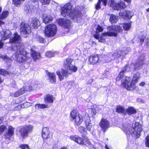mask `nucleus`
<instances>
[{
	"instance_id": "obj_1",
	"label": "nucleus",
	"mask_w": 149,
	"mask_h": 149,
	"mask_svg": "<svg viewBox=\"0 0 149 149\" xmlns=\"http://www.w3.org/2000/svg\"><path fill=\"white\" fill-rule=\"evenodd\" d=\"M61 15L65 17H69L74 22L79 23L81 22L82 14L79 10L74 11V8L70 3L64 5L61 9Z\"/></svg>"
},
{
	"instance_id": "obj_2",
	"label": "nucleus",
	"mask_w": 149,
	"mask_h": 149,
	"mask_svg": "<svg viewBox=\"0 0 149 149\" xmlns=\"http://www.w3.org/2000/svg\"><path fill=\"white\" fill-rule=\"evenodd\" d=\"M73 61V60L72 58L67 59L64 61V65L65 69H62L61 72L59 71L56 72L60 81L63 80L64 77H67L68 74H70L72 72H75L77 71V68L71 64Z\"/></svg>"
},
{
	"instance_id": "obj_3",
	"label": "nucleus",
	"mask_w": 149,
	"mask_h": 149,
	"mask_svg": "<svg viewBox=\"0 0 149 149\" xmlns=\"http://www.w3.org/2000/svg\"><path fill=\"white\" fill-rule=\"evenodd\" d=\"M19 45L20 46H17V49L12 48V50H16L13 55V56L15 57V59L19 63H29L31 60L30 58L27 56L26 52L24 51V45L22 43Z\"/></svg>"
},
{
	"instance_id": "obj_4",
	"label": "nucleus",
	"mask_w": 149,
	"mask_h": 149,
	"mask_svg": "<svg viewBox=\"0 0 149 149\" xmlns=\"http://www.w3.org/2000/svg\"><path fill=\"white\" fill-rule=\"evenodd\" d=\"M122 129L126 134H130L132 136H136L137 138L140 136L142 130L141 125L138 122H135L133 127L129 129L127 126L123 125Z\"/></svg>"
},
{
	"instance_id": "obj_5",
	"label": "nucleus",
	"mask_w": 149,
	"mask_h": 149,
	"mask_svg": "<svg viewBox=\"0 0 149 149\" xmlns=\"http://www.w3.org/2000/svg\"><path fill=\"white\" fill-rule=\"evenodd\" d=\"M140 77V74L139 72H137L134 74L132 81L131 78L129 77H125L126 80L127 81V82L124 81L123 85L125 86V88L127 90H132L135 88V84L138 82Z\"/></svg>"
},
{
	"instance_id": "obj_6",
	"label": "nucleus",
	"mask_w": 149,
	"mask_h": 149,
	"mask_svg": "<svg viewBox=\"0 0 149 149\" xmlns=\"http://www.w3.org/2000/svg\"><path fill=\"white\" fill-rule=\"evenodd\" d=\"M107 32L102 33L103 36L116 37L118 33L122 31V29L121 26H111L107 28Z\"/></svg>"
},
{
	"instance_id": "obj_7",
	"label": "nucleus",
	"mask_w": 149,
	"mask_h": 149,
	"mask_svg": "<svg viewBox=\"0 0 149 149\" xmlns=\"http://www.w3.org/2000/svg\"><path fill=\"white\" fill-rule=\"evenodd\" d=\"M33 126L31 125H25L19 127V132L20 136L24 139L28 136L29 133L32 132Z\"/></svg>"
},
{
	"instance_id": "obj_8",
	"label": "nucleus",
	"mask_w": 149,
	"mask_h": 149,
	"mask_svg": "<svg viewBox=\"0 0 149 149\" xmlns=\"http://www.w3.org/2000/svg\"><path fill=\"white\" fill-rule=\"evenodd\" d=\"M57 28L56 25L54 24L48 25L45 30L46 36L49 37L54 36L56 34Z\"/></svg>"
},
{
	"instance_id": "obj_9",
	"label": "nucleus",
	"mask_w": 149,
	"mask_h": 149,
	"mask_svg": "<svg viewBox=\"0 0 149 149\" xmlns=\"http://www.w3.org/2000/svg\"><path fill=\"white\" fill-rule=\"evenodd\" d=\"M130 69L129 65H126L124 68L123 69V70L120 72L119 75L116 78V80L117 81H119L120 79L121 80L122 84L121 85V86L125 88V86L123 85V84L124 81H125L127 82V81L126 80L125 78L128 77L124 76H123V73L126 71H129L130 70Z\"/></svg>"
},
{
	"instance_id": "obj_10",
	"label": "nucleus",
	"mask_w": 149,
	"mask_h": 149,
	"mask_svg": "<svg viewBox=\"0 0 149 149\" xmlns=\"http://www.w3.org/2000/svg\"><path fill=\"white\" fill-rule=\"evenodd\" d=\"M21 37L17 33H15L13 35L12 37L10 38V42L11 43H15V47H13V49H17V46H19V44L21 43L23 44L21 41Z\"/></svg>"
},
{
	"instance_id": "obj_11",
	"label": "nucleus",
	"mask_w": 149,
	"mask_h": 149,
	"mask_svg": "<svg viewBox=\"0 0 149 149\" xmlns=\"http://www.w3.org/2000/svg\"><path fill=\"white\" fill-rule=\"evenodd\" d=\"M109 3L110 6H113L114 9L116 10H119L121 8H124L126 6L124 2H121L120 3H116L114 0H109Z\"/></svg>"
},
{
	"instance_id": "obj_12",
	"label": "nucleus",
	"mask_w": 149,
	"mask_h": 149,
	"mask_svg": "<svg viewBox=\"0 0 149 149\" xmlns=\"http://www.w3.org/2000/svg\"><path fill=\"white\" fill-rule=\"evenodd\" d=\"M57 22L58 24L65 29H70L71 27L70 21L65 19H59L58 20Z\"/></svg>"
},
{
	"instance_id": "obj_13",
	"label": "nucleus",
	"mask_w": 149,
	"mask_h": 149,
	"mask_svg": "<svg viewBox=\"0 0 149 149\" xmlns=\"http://www.w3.org/2000/svg\"><path fill=\"white\" fill-rule=\"evenodd\" d=\"M145 56L144 54H142L138 58V61L134 65V70H137L140 69L143 64V62L145 60Z\"/></svg>"
},
{
	"instance_id": "obj_14",
	"label": "nucleus",
	"mask_w": 149,
	"mask_h": 149,
	"mask_svg": "<svg viewBox=\"0 0 149 149\" xmlns=\"http://www.w3.org/2000/svg\"><path fill=\"white\" fill-rule=\"evenodd\" d=\"M14 128L11 126L9 127L8 131L4 134V138L8 140L7 143H8L11 139L12 136L14 134Z\"/></svg>"
},
{
	"instance_id": "obj_15",
	"label": "nucleus",
	"mask_w": 149,
	"mask_h": 149,
	"mask_svg": "<svg viewBox=\"0 0 149 149\" xmlns=\"http://www.w3.org/2000/svg\"><path fill=\"white\" fill-rule=\"evenodd\" d=\"M21 32L24 34H26L31 32V27L24 22L21 23L20 26Z\"/></svg>"
},
{
	"instance_id": "obj_16",
	"label": "nucleus",
	"mask_w": 149,
	"mask_h": 149,
	"mask_svg": "<svg viewBox=\"0 0 149 149\" xmlns=\"http://www.w3.org/2000/svg\"><path fill=\"white\" fill-rule=\"evenodd\" d=\"M130 50L129 48H124L121 50L115 52L112 55V56H114V58H117L120 57V56H125L128 53Z\"/></svg>"
},
{
	"instance_id": "obj_17",
	"label": "nucleus",
	"mask_w": 149,
	"mask_h": 149,
	"mask_svg": "<svg viewBox=\"0 0 149 149\" xmlns=\"http://www.w3.org/2000/svg\"><path fill=\"white\" fill-rule=\"evenodd\" d=\"M119 15L124 19H130L133 15V13L129 10H122L119 13Z\"/></svg>"
},
{
	"instance_id": "obj_18",
	"label": "nucleus",
	"mask_w": 149,
	"mask_h": 149,
	"mask_svg": "<svg viewBox=\"0 0 149 149\" xmlns=\"http://www.w3.org/2000/svg\"><path fill=\"white\" fill-rule=\"evenodd\" d=\"M99 125L101 130L104 132H105L106 130L109 127V123L107 119L104 118L102 119L99 123Z\"/></svg>"
},
{
	"instance_id": "obj_19",
	"label": "nucleus",
	"mask_w": 149,
	"mask_h": 149,
	"mask_svg": "<svg viewBox=\"0 0 149 149\" xmlns=\"http://www.w3.org/2000/svg\"><path fill=\"white\" fill-rule=\"evenodd\" d=\"M29 22L30 23V26L31 27V29L37 28L38 26L40 24L38 20L35 17L30 18L29 20Z\"/></svg>"
},
{
	"instance_id": "obj_20",
	"label": "nucleus",
	"mask_w": 149,
	"mask_h": 149,
	"mask_svg": "<svg viewBox=\"0 0 149 149\" xmlns=\"http://www.w3.org/2000/svg\"><path fill=\"white\" fill-rule=\"evenodd\" d=\"M1 33L2 37L1 40H3L10 38L12 35V33L9 30L4 29H2Z\"/></svg>"
},
{
	"instance_id": "obj_21",
	"label": "nucleus",
	"mask_w": 149,
	"mask_h": 149,
	"mask_svg": "<svg viewBox=\"0 0 149 149\" xmlns=\"http://www.w3.org/2000/svg\"><path fill=\"white\" fill-rule=\"evenodd\" d=\"M32 89V87L31 86H29L28 89H26L24 88H22L16 92L14 94L12 93L11 95L15 97H18L20 95L23 94L26 91H29Z\"/></svg>"
},
{
	"instance_id": "obj_22",
	"label": "nucleus",
	"mask_w": 149,
	"mask_h": 149,
	"mask_svg": "<svg viewBox=\"0 0 149 149\" xmlns=\"http://www.w3.org/2000/svg\"><path fill=\"white\" fill-rule=\"evenodd\" d=\"M49 130L48 127H44L42 130V135L44 139H47L50 137Z\"/></svg>"
},
{
	"instance_id": "obj_23",
	"label": "nucleus",
	"mask_w": 149,
	"mask_h": 149,
	"mask_svg": "<svg viewBox=\"0 0 149 149\" xmlns=\"http://www.w3.org/2000/svg\"><path fill=\"white\" fill-rule=\"evenodd\" d=\"M70 138L72 140L78 143L83 144L84 143L83 139L77 135L72 136Z\"/></svg>"
},
{
	"instance_id": "obj_24",
	"label": "nucleus",
	"mask_w": 149,
	"mask_h": 149,
	"mask_svg": "<svg viewBox=\"0 0 149 149\" xmlns=\"http://www.w3.org/2000/svg\"><path fill=\"white\" fill-rule=\"evenodd\" d=\"M99 60V57L97 55L91 56L89 58V61L90 63L93 65L97 63Z\"/></svg>"
},
{
	"instance_id": "obj_25",
	"label": "nucleus",
	"mask_w": 149,
	"mask_h": 149,
	"mask_svg": "<svg viewBox=\"0 0 149 149\" xmlns=\"http://www.w3.org/2000/svg\"><path fill=\"white\" fill-rule=\"evenodd\" d=\"M53 17L51 15L44 14L43 16V19L44 22L47 24L48 22H51L53 19Z\"/></svg>"
},
{
	"instance_id": "obj_26",
	"label": "nucleus",
	"mask_w": 149,
	"mask_h": 149,
	"mask_svg": "<svg viewBox=\"0 0 149 149\" xmlns=\"http://www.w3.org/2000/svg\"><path fill=\"white\" fill-rule=\"evenodd\" d=\"M31 54L33 58L35 61L39 59L40 57V53L38 52H36L34 50H31Z\"/></svg>"
},
{
	"instance_id": "obj_27",
	"label": "nucleus",
	"mask_w": 149,
	"mask_h": 149,
	"mask_svg": "<svg viewBox=\"0 0 149 149\" xmlns=\"http://www.w3.org/2000/svg\"><path fill=\"white\" fill-rule=\"evenodd\" d=\"M85 123L87 130L88 131H90L91 129L92 128V126L91 123L90 117H87L86 120L85 121Z\"/></svg>"
},
{
	"instance_id": "obj_28",
	"label": "nucleus",
	"mask_w": 149,
	"mask_h": 149,
	"mask_svg": "<svg viewBox=\"0 0 149 149\" xmlns=\"http://www.w3.org/2000/svg\"><path fill=\"white\" fill-rule=\"evenodd\" d=\"M82 116L79 114L76 117L74 118L75 125H80L83 121Z\"/></svg>"
},
{
	"instance_id": "obj_29",
	"label": "nucleus",
	"mask_w": 149,
	"mask_h": 149,
	"mask_svg": "<svg viewBox=\"0 0 149 149\" xmlns=\"http://www.w3.org/2000/svg\"><path fill=\"white\" fill-rule=\"evenodd\" d=\"M102 2L104 6L107 5V0H98V1L97 4L95 5V8L96 10H98L101 8L100 3Z\"/></svg>"
},
{
	"instance_id": "obj_30",
	"label": "nucleus",
	"mask_w": 149,
	"mask_h": 149,
	"mask_svg": "<svg viewBox=\"0 0 149 149\" xmlns=\"http://www.w3.org/2000/svg\"><path fill=\"white\" fill-rule=\"evenodd\" d=\"M118 20V17L114 15H111L109 18V21L111 24L116 23Z\"/></svg>"
},
{
	"instance_id": "obj_31",
	"label": "nucleus",
	"mask_w": 149,
	"mask_h": 149,
	"mask_svg": "<svg viewBox=\"0 0 149 149\" xmlns=\"http://www.w3.org/2000/svg\"><path fill=\"white\" fill-rule=\"evenodd\" d=\"M48 76L51 83H54L56 82V78L55 74L53 73H48Z\"/></svg>"
},
{
	"instance_id": "obj_32",
	"label": "nucleus",
	"mask_w": 149,
	"mask_h": 149,
	"mask_svg": "<svg viewBox=\"0 0 149 149\" xmlns=\"http://www.w3.org/2000/svg\"><path fill=\"white\" fill-rule=\"evenodd\" d=\"M88 144L89 146V147L92 149H99L100 146V145L97 143H95L94 145L92 144L90 142L88 141Z\"/></svg>"
},
{
	"instance_id": "obj_33",
	"label": "nucleus",
	"mask_w": 149,
	"mask_h": 149,
	"mask_svg": "<svg viewBox=\"0 0 149 149\" xmlns=\"http://www.w3.org/2000/svg\"><path fill=\"white\" fill-rule=\"evenodd\" d=\"M53 98V96L49 95H47L45 99V102L48 103H53L54 101Z\"/></svg>"
},
{
	"instance_id": "obj_34",
	"label": "nucleus",
	"mask_w": 149,
	"mask_h": 149,
	"mask_svg": "<svg viewBox=\"0 0 149 149\" xmlns=\"http://www.w3.org/2000/svg\"><path fill=\"white\" fill-rule=\"evenodd\" d=\"M127 113L129 115H131L136 113V110L132 107L129 108L127 110Z\"/></svg>"
},
{
	"instance_id": "obj_35",
	"label": "nucleus",
	"mask_w": 149,
	"mask_h": 149,
	"mask_svg": "<svg viewBox=\"0 0 149 149\" xmlns=\"http://www.w3.org/2000/svg\"><path fill=\"white\" fill-rule=\"evenodd\" d=\"M48 105H46L44 104H36L35 106L36 109H44L45 108H47Z\"/></svg>"
},
{
	"instance_id": "obj_36",
	"label": "nucleus",
	"mask_w": 149,
	"mask_h": 149,
	"mask_svg": "<svg viewBox=\"0 0 149 149\" xmlns=\"http://www.w3.org/2000/svg\"><path fill=\"white\" fill-rule=\"evenodd\" d=\"M116 111L118 113H125V110L124 108L120 106H118L116 109Z\"/></svg>"
},
{
	"instance_id": "obj_37",
	"label": "nucleus",
	"mask_w": 149,
	"mask_h": 149,
	"mask_svg": "<svg viewBox=\"0 0 149 149\" xmlns=\"http://www.w3.org/2000/svg\"><path fill=\"white\" fill-rule=\"evenodd\" d=\"M1 57L7 63H9L11 62L12 61L11 58L7 56L6 55H2L1 56Z\"/></svg>"
},
{
	"instance_id": "obj_38",
	"label": "nucleus",
	"mask_w": 149,
	"mask_h": 149,
	"mask_svg": "<svg viewBox=\"0 0 149 149\" xmlns=\"http://www.w3.org/2000/svg\"><path fill=\"white\" fill-rule=\"evenodd\" d=\"M131 26V24L130 23H124L123 25V28L125 31L129 30Z\"/></svg>"
},
{
	"instance_id": "obj_39",
	"label": "nucleus",
	"mask_w": 149,
	"mask_h": 149,
	"mask_svg": "<svg viewBox=\"0 0 149 149\" xmlns=\"http://www.w3.org/2000/svg\"><path fill=\"white\" fill-rule=\"evenodd\" d=\"M8 11H3L0 15V19H3L7 17L8 16Z\"/></svg>"
},
{
	"instance_id": "obj_40",
	"label": "nucleus",
	"mask_w": 149,
	"mask_h": 149,
	"mask_svg": "<svg viewBox=\"0 0 149 149\" xmlns=\"http://www.w3.org/2000/svg\"><path fill=\"white\" fill-rule=\"evenodd\" d=\"M77 111L76 110H74L70 113V116L73 120L77 116Z\"/></svg>"
},
{
	"instance_id": "obj_41",
	"label": "nucleus",
	"mask_w": 149,
	"mask_h": 149,
	"mask_svg": "<svg viewBox=\"0 0 149 149\" xmlns=\"http://www.w3.org/2000/svg\"><path fill=\"white\" fill-rule=\"evenodd\" d=\"M13 3L17 7L20 6L21 2L24 0H12Z\"/></svg>"
},
{
	"instance_id": "obj_42",
	"label": "nucleus",
	"mask_w": 149,
	"mask_h": 149,
	"mask_svg": "<svg viewBox=\"0 0 149 149\" xmlns=\"http://www.w3.org/2000/svg\"><path fill=\"white\" fill-rule=\"evenodd\" d=\"M31 1L33 2H35L36 1H38L39 0H30ZM40 2L42 3V4L43 5L47 4H49L50 2V0H40Z\"/></svg>"
},
{
	"instance_id": "obj_43",
	"label": "nucleus",
	"mask_w": 149,
	"mask_h": 149,
	"mask_svg": "<svg viewBox=\"0 0 149 149\" xmlns=\"http://www.w3.org/2000/svg\"><path fill=\"white\" fill-rule=\"evenodd\" d=\"M56 53L55 52H52L51 51H48L46 53L45 55L46 56L50 58L54 56Z\"/></svg>"
},
{
	"instance_id": "obj_44",
	"label": "nucleus",
	"mask_w": 149,
	"mask_h": 149,
	"mask_svg": "<svg viewBox=\"0 0 149 149\" xmlns=\"http://www.w3.org/2000/svg\"><path fill=\"white\" fill-rule=\"evenodd\" d=\"M36 40L37 41L41 43H44L45 42V39L40 36H38L36 38Z\"/></svg>"
},
{
	"instance_id": "obj_45",
	"label": "nucleus",
	"mask_w": 149,
	"mask_h": 149,
	"mask_svg": "<svg viewBox=\"0 0 149 149\" xmlns=\"http://www.w3.org/2000/svg\"><path fill=\"white\" fill-rule=\"evenodd\" d=\"M8 72L6 70L1 69H0V74L1 75L6 76L8 74Z\"/></svg>"
},
{
	"instance_id": "obj_46",
	"label": "nucleus",
	"mask_w": 149,
	"mask_h": 149,
	"mask_svg": "<svg viewBox=\"0 0 149 149\" xmlns=\"http://www.w3.org/2000/svg\"><path fill=\"white\" fill-rule=\"evenodd\" d=\"M19 147L21 149H29L30 148L28 145L26 144L20 145L19 146Z\"/></svg>"
},
{
	"instance_id": "obj_47",
	"label": "nucleus",
	"mask_w": 149,
	"mask_h": 149,
	"mask_svg": "<svg viewBox=\"0 0 149 149\" xmlns=\"http://www.w3.org/2000/svg\"><path fill=\"white\" fill-rule=\"evenodd\" d=\"M6 127L5 125H2L0 126V134H1L6 130Z\"/></svg>"
},
{
	"instance_id": "obj_48",
	"label": "nucleus",
	"mask_w": 149,
	"mask_h": 149,
	"mask_svg": "<svg viewBox=\"0 0 149 149\" xmlns=\"http://www.w3.org/2000/svg\"><path fill=\"white\" fill-rule=\"evenodd\" d=\"M146 36L144 35H142L140 36L139 39L142 45L144 42V40Z\"/></svg>"
},
{
	"instance_id": "obj_49",
	"label": "nucleus",
	"mask_w": 149,
	"mask_h": 149,
	"mask_svg": "<svg viewBox=\"0 0 149 149\" xmlns=\"http://www.w3.org/2000/svg\"><path fill=\"white\" fill-rule=\"evenodd\" d=\"M146 146L149 148V136L148 135L145 139Z\"/></svg>"
},
{
	"instance_id": "obj_50",
	"label": "nucleus",
	"mask_w": 149,
	"mask_h": 149,
	"mask_svg": "<svg viewBox=\"0 0 149 149\" xmlns=\"http://www.w3.org/2000/svg\"><path fill=\"white\" fill-rule=\"evenodd\" d=\"M101 35H102V36H100V38H98V40L100 42H104L105 41V39L104 38L102 37V36H103L102 35V34Z\"/></svg>"
},
{
	"instance_id": "obj_51",
	"label": "nucleus",
	"mask_w": 149,
	"mask_h": 149,
	"mask_svg": "<svg viewBox=\"0 0 149 149\" xmlns=\"http://www.w3.org/2000/svg\"><path fill=\"white\" fill-rule=\"evenodd\" d=\"M79 130L80 132L82 133L83 132H85L86 130L84 127L82 126H80L79 128Z\"/></svg>"
},
{
	"instance_id": "obj_52",
	"label": "nucleus",
	"mask_w": 149,
	"mask_h": 149,
	"mask_svg": "<svg viewBox=\"0 0 149 149\" xmlns=\"http://www.w3.org/2000/svg\"><path fill=\"white\" fill-rule=\"evenodd\" d=\"M96 29L97 31H98L100 32H102L103 31V29L102 27L101 26L99 25H98L96 28Z\"/></svg>"
},
{
	"instance_id": "obj_53",
	"label": "nucleus",
	"mask_w": 149,
	"mask_h": 149,
	"mask_svg": "<svg viewBox=\"0 0 149 149\" xmlns=\"http://www.w3.org/2000/svg\"><path fill=\"white\" fill-rule=\"evenodd\" d=\"M91 113L93 115H95L96 113V111L94 108L91 109Z\"/></svg>"
},
{
	"instance_id": "obj_54",
	"label": "nucleus",
	"mask_w": 149,
	"mask_h": 149,
	"mask_svg": "<svg viewBox=\"0 0 149 149\" xmlns=\"http://www.w3.org/2000/svg\"><path fill=\"white\" fill-rule=\"evenodd\" d=\"M145 44L147 46L149 47V38H146L145 40Z\"/></svg>"
},
{
	"instance_id": "obj_55",
	"label": "nucleus",
	"mask_w": 149,
	"mask_h": 149,
	"mask_svg": "<svg viewBox=\"0 0 149 149\" xmlns=\"http://www.w3.org/2000/svg\"><path fill=\"white\" fill-rule=\"evenodd\" d=\"M94 37L95 38L98 39L100 37L99 33L98 32H96V34L94 35Z\"/></svg>"
},
{
	"instance_id": "obj_56",
	"label": "nucleus",
	"mask_w": 149,
	"mask_h": 149,
	"mask_svg": "<svg viewBox=\"0 0 149 149\" xmlns=\"http://www.w3.org/2000/svg\"><path fill=\"white\" fill-rule=\"evenodd\" d=\"M3 45V43L2 42L1 40H0V49H1L2 48Z\"/></svg>"
},
{
	"instance_id": "obj_57",
	"label": "nucleus",
	"mask_w": 149,
	"mask_h": 149,
	"mask_svg": "<svg viewBox=\"0 0 149 149\" xmlns=\"http://www.w3.org/2000/svg\"><path fill=\"white\" fill-rule=\"evenodd\" d=\"M145 85V82H142L141 83H140L139 85L141 86H144Z\"/></svg>"
},
{
	"instance_id": "obj_58",
	"label": "nucleus",
	"mask_w": 149,
	"mask_h": 149,
	"mask_svg": "<svg viewBox=\"0 0 149 149\" xmlns=\"http://www.w3.org/2000/svg\"><path fill=\"white\" fill-rule=\"evenodd\" d=\"M3 120V117L0 118V125L2 123V121Z\"/></svg>"
},
{
	"instance_id": "obj_59",
	"label": "nucleus",
	"mask_w": 149,
	"mask_h": 149,
	"mask_svg": "<svg viewBox=\"0 0 149 149\" xmlns=\"http://www.w3.org/2000/svg\"><path fill=\"white\" fill-rule=\"evenodd\" d=\"M4 24V23L3 22L0 20V25L2 24Z\"/></svg>"
},
{
	"instance_id": "obj_60",
	"label": "nucleus",
	"mask_w": 149,
	"mask_h": 149,
	"mask_svg": "<svg viewBox=\"0 0 149 149\" xmlns=\"http://www.w3.org/2000/svg\"><path fill=\"white\" fill-rule=\"evenodd\" d=\"M3 81V80L1 78V77H0V83H2Z\"/></svg>"
},
{
	"instance_id": "obj_61",
	"label": "nucleus",
	"mask_w": 149,
	"mask_h": 149,
	"mask_svg": "<svg viewBox=\"0 0 149 149\" xmlns=\"http://www.w3.org/2000/svg\"><path fill=\"white\" fill-rule=\"evenodd\" d=\"M61 149H67V148L66 147H63L61 148Z\"/></svg>"
},
{
	"instance_id": "obj_62",
	"label": "nucleus",
	"mask_w": 149,
	"mask_h": 149,
	"mask_svg": "<svg viewBox=\"0 0 149 149\" xmlns=\"http://www.w3.org/2000/svg\"><path fill=\"white\" fill-rule=\"evenodd\" d=\"M21 106L20 105L16 107H17L18 108H21Z\"/></svg>"
},
{
	"instance_id": "obj_63",
	"label": "nucleus",
	"mask_w": 149,
	"mask_h": 149,
	"mask_svg": "<svg viewBox=\"0 0 149 149\" xmlns=\"http://www.w3.org/2000/svg\"><path fill=\"white\" fill-rule=\"evenodd\" d=\"M92 81H93V80L91 79L89 81V82H90L91 83Z\"/></svg>"
},
{
	"instance_id": "obj_64",
	"label": "nucleus",
	"mask_w": 149,
	"mask_h": 149,
	"mask_svg": "<svg viewBox=\"0 0 149 149\" xmlns=\"http://www.w3.org/2000/svg\"><path fill=\"white\" fill-rule=\"evenodd\" d=\"M147 12H149V8H148V9H147Z\"/></svg>"
}]
</instances>
